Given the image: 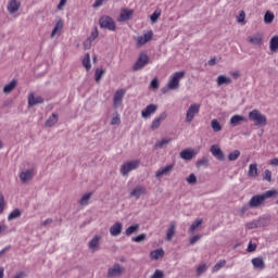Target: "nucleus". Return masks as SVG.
I'll use <instances>...</instances> for the list:
<instances>
[{"label": "nucleus", "mask_w": 278, "mask_h": 278, "mask_svg": "<svg viewBox=\"0 0 278 278\" xmlns=\"http://www.w3.org/2000/svg\"><path fill=\"white\" fill-rule=\"evenodd\" d=\"M271 197H278L277 190H268L264 192L263 194H256L253 195L249 201V207L255 208L260 207V205H263L264 201L266 199H271Z\"/></svg>", "instance_id": "nucleus-1"}, {"label": "nucleus", "mask_w": 278, "mask_h": 278, "mask_svg": "<svg viewBox=\"0 0 278 278\" xmlns=\"http://www.w3.org/2000/svg\"><path fill=\"white\" fill-rule=\"evenodd\" d=\"M249 118L250 121H253L254 125L258 127H265V125L268 123L266 115L262 114V112L256 109L249 113Z\"/></svg>", "instance_id": "nucleus-2"}, {"label": "nucleus", "mask_w": 278, "mask_h": 278, "mask_svg": "<svg viewBox=\"0 0 278 278\" xmlns=\"http://www.w3.org/2000/svg\"><path fill=\"white\" fill-rule=\"evenodd\" d=\"M184 77H186V72L184 71L174 73L167 84V90H178L179 83L181 81V79H184Z\"/></svg>", "instance_id": "nucleus-3"}, {"label": "nucleus", "mask_w": 278, "mask_h": 278, "mask_svg": "<svg viewBox=\"0 0 278 278\" xmlns=\"http://www.w3.org/2000/svg\"><path fill=\"white\" fill-rule=\"evenodd\" d=\"M140 166V160L128 161L121 166L119 173L123 177H127L131 170H136Z\"/></svg>", "instance_id": "nucleus-4"}, {"label": "nucleus", "mask_w": 278, "mask_h": 278, "mask_svg": "<svg viewBox=\"0 0 278 278\" xmlns=\"http://www.w3.org/2000/svg\"><path fill=\"white\" fill-rule=\"evenodd\" d=\"M99 25L102 29H109L110 31H116V23L108 15L100 17Z\"/></svg>", "instance_id": "nucleus-5"}, {"label": "nucleus", "mask_w": 278, "mask_h": 278, "mask_svg": "<svg viewBox=\"0 0 278 278\" xmlns=\"http://www.w3.org/2000/svg\"><path fill=\"white\" fill-rule=\"evenodd\" d=\"M201 110V104L198 103H193L191 104L186 113V123H192V121H194V116L195 114H199Z\"/></svg>", "instance_id": "nucleus-6"}, {"label": "nucleus", "mask_w": 278, "mask_h": 278, "mask_svg": "<svg viewBox=\"0 0 278 278\" xmlns=\"http://www.w3.org/2000/svg\"><path fill=\"white\" fill-rule=\"evenodd\" d=\"M144 194H147V187L138 185L130 191L129 197L138 201L140 197H144Z\"/></svg>", "instance_id": "nucleus-7"}, {"label": "nucleus", "mask_w": 278, "mask_h": 278, "mask_svg": "<svg viewBox=\"0 0 278 278\" xmlns=\"http://www.w3.org/2000/svg\"><path fill=\"white\" fill-rule=\"evenodd\" d=\"M149 64V55L141 53L134 65V71H142Z\"/></svg>", "instance_id": "nucleus-8"}, {"label": "nucleus", "mask_w": 278, "mask_h": 278, "mask_svg": "<svg viewBox=\"0 0 278 278\" xmlns=\"http://www.w3.org/2000/svg\"><path fill=\"white\" fill-rule=\"evenodd\" d=\"M34 175H35L34 168L24 169L20 173V179L22 184H29V181L34 179Z\"/></svg>", "instance_id": "nucleus-9"}, {"label": "nucleus", "mask_w": 278, "mask_h": 278, "mask_svg": "<svg viewBox=\"0 0 278 278\" xmlns=\"http://www.w3.org/2000/svg\"><path fill=\"white\" fill-rule=\"evenodd\" d=\"M124 271H125L124 266H121L119 264H115L111 268H109L108 277L109 278L121 277V275H123Z\"/></svg>", "instance_id": "nucleus-10"}, {"label": "nucleus", "mask_w": 278, "mask_h": 278, "mask_svg": "<svg viewBox=\"0 0 278 278\" xmlns=\"http://www.w3.org/2000/svg\"><path fill=\"white\" fill-rule=\"evenodd\" d=\"M213 156H215L218 162H225V152L220 149V146L213 144L210 149Z\"/></svg>", "instance_id": "nucleus-11"}, {"label": "nucleus", "mask_w": 278, "mask_h": 278, "mask_svg": "<svg viewBox=\"0 0 278 278\" xmlns=\"http://www.w3.org/2000/svg\"><path fill=\"white\" fill-rule=\"evenodd\" d=\"M173 168H175V164L166 165L165 167L156 170L155 173L156 179H162V177H168V175L173 173Z\"/></svg>", "instance_id": "nucleus-12"}, {"label": "nucleus", "mask_w": 278, "mask_h": 278, "mask_svg": "<svg viewBox=\"0 0 278 278\" xmlns=\"http://www.w3.org/2000/svg\"><path fill=\"white\" fill-rule=\"evenodd\" d=\"M88 248L92 253H96V251H99L101 249V236L96 235L88 243Z\"/></svg>", "instance_id": "nucleus-13"}, {"label": "nucleus", "mask_w": 278, "mask_h": 278, "mask_svg": "<svg viewBox=\"0 0 278 278\" xmlns=\"http://www.w3.org/2000/svg\"><path fill=\"white\" fill-rule=\"evenodd\" d=\"M157 112V104H149L141 111L142 118H151V115L155 114Z\"/></svg>", "instance_id": "nucleus-14"}, {"label": "nucleus", "mask_w": 278, "mask_h": 278, "mask_svg": "<svg viewBox=\"0 0 278 278\" xmlns=\"http://www.w3.org/2000/svg\"><path fill=\"white\" fill-rule=\"evenodd\" d=\"M153 40V30L146 33L142 36L137 37L138 47H142V45H147V42H151Z\"/></svg>", "instance_id": "nucleus-15"}, {"label": "nucleus", "mask_w": 278, "mask_h": 278, "mask_svg": "<svg viewBox=\"0 0 278 278\" xmlns=\"http://www.w3.org/2000/svg\"><path fill=\"white\" fill-rule=\"evenodd\" d=\"M125 97V90L119 89L115 92L113 97V105L114 108H121L123 105V98Z\"/></svg>", "instance_id": "nucleus-16"}, {"label": "nucleus", "mask_w": 278, "mask_h": 278, "mask_svg": "<svg viewBox=\"0 0 278 278\" xmlns=\"http://www.w3.org/2000/svg\"><path fill=\"white\" fill-rule=\"evenodd\" d=\"M131 16H134V10L122 9L117 21L118 23H125V21H130Z\"/></svg>", "instance_id": "nucleus-17"}, {"label": "nucleus", "mask_w": 278, "mask_h": 278, "mask_svg": "<svg viewBox=\"0 0 278 278\" xmlns=\"http://www.w3.org/2000/svg\"><path fill=\"white\" fill-rule=\"evenodd\" d=\"M41 103H45V99L40 96H35L34 93H30L28 96V106L34 108V105H39Z\"/></svg>", "instance_id": "nucleus-18"}, {"label": "nucleus", "mask_w": 278, "mask_h": 278, "mask_svg": "<svg viewBox=\"0 0 278 278\" xmlns=\"http://www.w3.org/2000/svg\"><path fill=\"white\" fill-rule=\"evenodd\" d=\"M197 151L194 149H185L179 153L181 160L190 161L195 157Z\"/></svg>", "instance_id": "nucleus-19"}, {"label": "nucleus", "mask_w": 278, "mask_h": 278, "mask_svg": "<svg viewBox=\"0 0 278 278\" xmlns=\"http://www.w3.org/2000/svg\"><path fill=\"white\" fill-rule=\"evenodd\" d=\"M62 29H64V22L62 18H59L54 25V28L52 29L51 33V38H55V36H60L62 34Z\"/></svg>", "instance_id": "nucleus-20"}, {"label": "nucleus", "mask_w": 278, "mask_h": 278, "mask_svg": "<svg viewBox=\"0 0 278 278\" xmlns=\"http://www.w3.org/2000/svg\"><path fill=\"white\" fill-rule=\"evenodd\" d=\"M175 233H177V224L175 222H172L166 231V240L168 242H170V240H173V238H175Z\"/></svg>", "instance_id": "nucleus-21"}, {"label": "nucleus", "mask_w": 278, "mask_h": 278, "mask_svg": "<svg viewBox=\"0 0 278 278\" xmlns=\"http://www.w3.org/2000/svg\"><path fill=\"white\" fill-rule=\"evenodd\" d=\"M167 116L166 112L161 113L160 116L153 119L151 129H159L160 125H162V121H166Z\"/></svg>", "instance_id": "nucleus-22"}, {"label": "nucleus", "mask_w": 278, "mask_h": 278, "mask_svg": "<svg viewBox=\"0 0 278 278\" xmlns=\"http://www.w3.org/2000/svg\"><path fill=\"white\" fill-rule=\"evenodd\" d=\"M123 231V223L116 222L111 228L110 233L113 237L121 236Z\"/></svg>", "instance_id": "nucleus-23"}, {"label": "nucleus", "mask_w": 278, "mask_h": 278, "mask_svg": "<svg viewBox=\"0 0 278 278\" xmlns=\"http://www.w3.org/2000/svg\"><path fill=\"white\" fill-rule=\"evenodd\" d=\"M247 122V118L242 115H233L230 118L231 127H238V125H242V123Z\"/></svg>", "instance_id": "nucleus-24"}, {"label": "nucleus", "mask_w": 278, "mask_h": 278, "mask_svg": "<svg viewBox=\"0 0 278 278\" xmlns=\"http://www.w3.org/2000/svg\"><path fill=\"white\" fill-rule=\"evenodd\" d=\"M252 265L254 266V268H257L258 270H264V268H266V263H264L263 257L252 258Z\"/></svg>", "instance_id": "nucleus-25"}, {"label": "nucleus", "mask_w": 278, "mask_h": 278, "mask_svg": "<svg viewBox=\"0 0 278 278\" xmlns=\"http://www.w3.org/2000/svg\"><path fill=\"white\" fill-rule=\"evenodd\" d=\"M18 8H21V2L16 0H11L8 4V11L10 12V14L18 12Z\"/></svg>", "instance_id": "nucleus-26"}, {"label": "nucleus", "mask_w": 278, "mask_h": 278, "mask_svg": "<svg viewBox=\"0 0 278 278\" xmlns=\"http://www.w3.org/2000/svg\"><path fill=\"white\" fill-rule=\"evenodd\" d=\"M260 175L258 169H257V163H252L249 166V170H248V177H257Z\"/></svg>", "instance_id": "nucleus-27"}, {"label": "nucleus", "mask_w": 278, "mask_h": 278, "mask_svg": "<svg viewBox=\"0 0 278 278\" xmlns=\"http://www.w3.org/2000/svg\"><path fill=\"white\" fill-rule=\"evenodd\" d=\"M231 84V78L226 75H219L217 77V86H229Z\"/></svg>", "instance_id": "nucleus-28"}, {"label": "nucleus", "mask_w": 278, "mask_h": 278, "mask_svg": "<svg viewBox=\"0 0 278 278\" xmlns=\"http://www.w3.org/2000/svg\"><path fill=\"white\" fill-rule=\"evenodd\" d=\"M248 42H250L251 45H255L256 47H260V45H262V36L260 34L250 36L248 37Z\"/></svg>", "instance_id": "nucleus-29"}, {"label": "nucleus", "mask_w": 278, "mask_h": 278, "mask_svg": "<svg viewBox=\"0 0 278 278\" xmlns=\"http://www.w3.org/2000/svg\"><path fill=\"white\" fill-rule=\"evenodd\" d=\"M201 225H203V218H198V219H195V220L191 224V226H190V228H189V232H190V233H194V231H197V229H199V227H201Z\"/></svg>", "instance_id": "nucleus-30"}, {"label": "nucleus", "mask_w": 278, "mask_h": 278, "mask_svg": "<svg viewBox=\"0 0 278 278\" xmlns=\"http://www.w3.org/2000/svg\"><path fill=\"white\" fill-rule=\"evenodd\" d=\"M173 142V139H162L161 141H156L154 144L155 149H164V147L170 144Z\"/></svg>", "instance_id": "nucleus-31"}, {"label": "nucleus", "mask_w": 278, "mask_h": 278, "mask_svg": "<svg viewBox=\"0 0 278 278\" xmlns=\"http://www.w3.org/2000/svg\"><path fill=\"white\" fill-rule=\"evenodd\" d=\"M140 229V225L136 224L132 226H129L126 230H125V235L126 236H132V233H138V230Z\"/></svg>", "instance_id": "nucleus-32"}, {"label": "nucleus", "mask_w": 278, "mask_h": 278, "mask_svg": "<svg viewBox=\"0 0 278 278\" xmlns=\"http://www.w3.org/2000/svg\"><path fill=\"white\" fill-rule=\"evenodd\" d=\"M58 123V114L52 113V115L47 119L46 127H53Z\"/></svg>", "instance_id": "nucleus-33"}, {"label": "nucleus", "mask_w": 278, "mask_h": 278, "mask_svg": "<svg viewBox=\"0 0 278 278\" xmlns=\"http://www.w3.org/2000/svg\"><path fill=\"white\" fill-rule=\"evenodd\" d=\"M151 260H160L164 257V251L162 249H156L150 253Z\"/></svg>", "instance_id": "nucleus-34"}, {"label": "nucleus", "mask_w": 278, "mask_h": 278, "mask_svg": "<svg viewBox=\"0 0 278 278\" xmlns=\"http://www.w3.org/2000/svg\"><path fill=\"white\" fill-rule=\"evenodd\" d=\"M248 229H257L262 227V219H255L253 222H250L245 225Z\"/></svg>", "instance_id": "nucleus-35"}, {"label": "nucleus", "mask_w": 278, "mask_h": 278, "mask_svg": "<svg viewBox=\"0 0 278 278\" xmlns=\"http://www.w3.org/2000/svg\"><path fill=\"white\" fill-rule=\"evenodd\" d=\"M22 214L21 210L15 208L9 214L8 220H16V218H21Z\"/></svg>", "instance_id": "nucleus-36"}, {"label": "nucleus", "mask_w": 278, "mask_h": 278, "mask_svg": "<svg viewBox=\"0 0 278 278\" xmlns=\"http://www.w3.org/2000/svg\"><path fill=\"white\" fill-rule=\"evenodd\" d=\"M195 164L198 168H201V166L207 168V166H210V159L207 156H203L202 159L198 160Z\"/></svg>", "instance_id": "nucleus-37"}, {"label": "nucleus", "mask_w": 278, "mask_h": 278, "mask_svg": "<svg viewBox=\"0 0 278 278\" xmlns=\"http://www.w3.org/2000/svg\"><path fill=\"white\" fill-rule=\"evenodd\" d=\"M14 88H16V80H12L8 85H5L3 88V92L5 94H10V92H12V90H14Z\"/></svg>", "instance_id": "nucleus-38"}, {"label": "nucleus", "mask_w": 278, "mask_h": 278, "mask_svg": "<svg viewBox=\"0 0 278 278\" xmlns=\"http://www.w3.org/2000/svg\"><path fill=\"white\" fill-rule=\"evenodd\" d=\"M270 51L275 52L278 50V36H274L269 41Z\"/></svg>", "instance_id": "nucleus-39"}, {"label": "nucleus", "mask_w": 278, "mask_h": 278, "mask_svg": "<svg viewBox=\"0 0 278 278\" xmlns=\"http://www.w3.org/2000/svg\"><path fill=\"white\" fill-rule=\"evenodd\" d=\"M211 127H212L213 131H223V126L216 118L211 121Z\"/></svg>", "instance_id": "nucleus-40"}, {"label": "nucleus", "mask_w": 278, "mask_h": 278, "mask_svg": "<svg viewBox=\"0 0 278 278\" xmlns=\"http://www.w3.org/2000/svg\"><path fill=\"white\" fill-rule=\"evenodd\" d=\"M83 66L86 68V71H90L92 68V65L90 64V53L85 54Z\"/></svg>", "instance_id": "nucleus-41"}, {"label": "nucleus", "mask_w": 278, "mask_h": 278, "mask_svg": "<svg viewBox=\"0 0 278 278\" xmlns=\"http://www.w3.org/2000/svg\"><path fill=\"white\" fill-rule=\"evenodd\" d=\"M273 21H275V14H273L270 11H267L264 15V23L269 25L273 23Z\"/></svg>", "instance_id": "nucleus-42"}, {"label": "nucleus", "mask_w": 278, "mask_h": 278, "mask_svg": "<svg viewBox=\"0 0 278 278\" xmlns=\"http://www.w3.org/2000/svg\"><path fill=\"white\" fill-rule=\"evenodd\" d=\"M227 264V261L222 260L219 262H217L214 267H213V273H218V270H220V268H224V266Z\"/></svg>", "instance_id": "nucleus-43"}, {"label": "nucleus", "mask_w": 278, "mask_h": 278, "mask_svg": "<svg viewBox=\"0 0 278 278\" xmlns=\"http://www.w3.org/2000/svg\"><path fill=\"white\" fill-rule=\"evenodd\" d=\"M92 197V193H86L81 197L79 200V205H88V201H90V198Z\"/></svg>", "instance_id": "nucleus-44"}, {"label": "nucleus", "mask_w": 278, "mask_h": 278, "mask_svg": "<svg viewBox=\"0 0 278 278\" xmlns=\"http://www.w3.org/2000/svg\"><path fill=\"white\" fill-rule=\"evenodd\" d=\"M238 157H240V151L239 150H235L233 152H230L229 155H228L229 162H236V160H238Z\"/></svg>", "instance_id": "nucleus-45"}, {"label": "nucleus", "mask_w": 278, "mask_h": 278, "mask_svg": "<svg viewBox=\"0 0 278 278\" xmlns=\"http://www.w3.org/2000/svg\"><path fill=\"white\" fill-rule=\"evenodd\" d=\"M105 75V70L97 68L96 70V81L99 84L101 81V78Z\"/></svg>", "instance_id": "nucleus-46"}, {"label": "nucleus", "mask_w": 278, "mask_h": 278, "mask_svg": "<svg viewBox=\"0 0 278 278\" xmlns=\"http://www.w3.org/2000/svg\"><path fill=\"white\" fill-rule=\"evenodd\" d=\"M186 181L190 186H194V184H197V175L190 174L189 177L186 178Z\"/></svg>", "instance_id": "nucleus-47"}, {"label": "nucleus", "mask_w": 278, "mask_h": 278, "mask_svg": "<svg viewBox=\"0 0 278 278\" xmlns=\"http://www.w3.org/2000/svg\"><path fill=\"white\" fill-rule=\"evenodd\" d=\"M4 210H5V197H3V193H0V214H3Z\"/></svg>", "instance_id": "nucleus-48"}, {"label": "nucleus", "mask_w": 278, "mask_h": 278, "mask_svg": "<svg viewBox=\"0 0 278 278\" xmlns=\"http://www.w3.org/2000/svg\"><path fill=\"white\" fill-rule=\"evenodd\" d=\"M146 240H147L146 233H141V235L132 238V242H144Z\"/></svg>", "instance_id": "nucleus-49"}, {"label": "nucleus", "mask_w": 278, "mask_h": 278, "mask_svg": "<svg viewBox=\"0 0 278 278\" xmlns=\"http://www.w3.org/2000/svg\"><path fill=\"white\" fill-rule=\"evenodd\" d=\"M263 178L265 179V181H271L273 172H270L269 169H266L263 174Z\"/></svg>", "instance_id": "nucleus-50"}, {"label": "nucleus", "mask_w": 278, "mask_h": 278, "mask_svg": "<svg viewBox=\"0 0 278 278\" xmlns=\"http://www.w3.org/2000/svg\"><path fill=\"white\" fill-rule=\"evenodd\" d=\"M207 270V265L205 264H202V265H199L198 268H197V274L199 276L203 275V273H205Z\"/></svg>", "instance_id": "nucleus-51"}, {"label": "nucleus", "mask_w": 278, "mask_h": 278, "mask_svg": "<svg viewBox=\"0 0 278 278\" xmlns=\"http://www.w3.org/2000/svg\"><path fill=\"white\" fill-rule=\"evenodd\" d=\"M111 125H121V116L118 113L115 114V116L112 117L111 119Z\"/></svg>", "instance_id": "nucleus-52"}, {"label": "nucleus", "mask_w": 278, "mask_h": 278, "mask_svg": "<svg viewBox=\"0 0 278 278\" xmlns=\"http://www.w3.org/2000/svg\"><path fill=\"white\" fill-rule=\"evenodd\" d=\"M97 38H99V30H97L96 28L94 30L91 31L90 36L87 39L93 42V40H97Z\"/></svg>", "instance_id": "nucleus-53"}, {"label": "nucleus", "mask_w": 278, "mask_h": 278, "mask_svg": "<svg viewBox=\"0 0 278 278\" xmlns=\"http://www.w3.org/2000/svg\"><path fill=\"white\" fill-rule=\"evenodd\" d=\"M160 12H157V11H155L154 13H152L151 15H150V21H151V23H157V18H160Z\"/></svg>", "instance_id": "nucleus-54"}, {"label": "nucleus", "mask_w": 278, "mask_h": 278, "mask_svg": "<svg viewBox=\"0 0 278 278\" xmlns=\"http://www.w3.org/2000/svg\"><path fill=\"white\" fill-rule=\"evenodd\" d=\"M150 88H152L153 90H157L160 88V80H157V78H154L150 84Z\"/></svg>", "instance_id": "nucleus-55"}, {"label": "nucleus", "mask_w": 278, "mask_h": 278, "mask_svg": "<svg viewBox=\"0 0 278 278\" xmlns=\"http://www.w3.org/2000/svg\"><path fill=\"white\" fill-rule=\"evenodd\" d=\"M245 18H247V13H244V11H240L239 16L237 17L238 23H244Z\"/></svg>", "instance_id": "nucleus-56"}, {"label": "nucleus", "mask_w": 278, "mask_h": 278, "mask_svg": "<svg viewBox=\"0 0 278 278\" xmlns=\"http://www.w3.org/2000/svg\"><path fill=\"white\" fill-rule=\"evenodd\" d=\"M151 278H164V271L156 269Z\"/></svg>", "instance_id": "nucleus-57"}, {"label": "nucleus", "mask_w": 278, "mask_h": 278, "mask_svg": "<svg viewBox=\"0 0 278 278\" xmlns=\"http://www.w3.org/2000/svg\"><path fill=\"white\" fill-rule=\"evenodd\" d=\"M199 240H201V235H195L193 236L190 240H189V244H197V242H199Z\"/></svg>", "instance_id": "nucleus-58"}, {"label": "nucleus", "mask_w": 278, "mask_h": 278, "mask_svg": "<svg viewBox=\"0 0 278 278\" xmlns=\"http://www.w3.org/2000/svg\"><path fill=\"white\" fill-rule=\"evenodd\" d=\"M83 45H84V49L88 50L92 47V40L87 39V40L84 41Z\"/></svg>", "instance_id": "nucleus-59"}, {"label": "nucleus", "mask_w": 278, "mask_h": 278, "mask_svg": "<svg viewBox=\"0 0 278 278\" xmlns=\"http://www.w3.org/2000/svg\"><path fill=\"white\" fill-rule=\"evenodd\" d=\"M105 1H108V0H96L92 8H101V5H103V3H105Z\"/></svg>", "instance_id": "nucleus-60"}, {"label": "nucleus", "mask_w": 278, "mask_h": 278, "mask_svg": "<svg viewBox=\"0 0 278 278\" xmlns=\"http://www.w3.org/2000/svg\"><path fill=\"white\" fill-rule=\"evenodd\" d=\"M255 249H257V244H253L250 242L248 245V252L253 253V251H255Z\"/></svg>", "instance_id": "nucleus-61"}, {"label": "nucleus", "mask_w": 278, "mask_h": 278, "mask_svg": "<svg viewBox=\"0 0 278 278\" xmlns=\"http://www.w3.org/2000/svg\"><path fill=\"white\" fill-rule=\"evenodd\" d=\"M51 223H53V219L51 218H47L43 222H41V227H47V225H51Z\"/></svg>", "instance_id": "nucleus-62"}, {"label": "nucleus", "mask_w": 278, "mask_h": 278, "mask_svg": "<svg viewBox=\"0 0 278 278\" xmlns=\"http://www.w3.org/2000/svg\"><path fill=\"white\" fill-rule=\"evenodd\" d=\"M249 207H251V206H249V204H248V205H243V206L241 207V210H240L241 216L244 215V214H247V212H249Z\"/></svg>", "instance_id": "nucleus-63"}, {"label": "nucleus", "mask_w": 278, "mask_h": 278, "mask_svg": "<svg viewBox=\"0 0 278 278\" xmlns=\"http://www.w3.org/2000/svg\"><path fill=\"white\" fill-rule=\"evenodd\" d=\"M67 0H60V3L58 4V10H63L64 5H66Z\"/></svg>", "instance_id": "nucleus-64"}]
</instances>
